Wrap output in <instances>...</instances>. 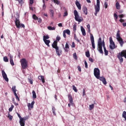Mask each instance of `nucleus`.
Instances as JSON below:
<instances>
[{
    "label": "nucleus",
    "mask_w": 126,
    "mask_h": 126,
    "mask_svg": "<svg viewBox=\"0 0 126 126\" xmlns=\"http://www.w3.org/2000/svg\"><path fill=\"white\" fill-rule=\"evenodd\" d=\"M103 46H105V41L102 40V38L99 37L97 42V51H98L99 54L103 55L104 52H103Z\"/></svg>",
    "instance_id": "f257e3e1"
},
{
    "label": "nucleus",
    "mask_w": 126,
    "mask_h": 126,
    "mask_svg": "<svg viewBox=\"0 0 126 126\" xmlns=\"http://www.w3.org/2000/svg\"><path fill=\"white\" fill-rule=\"evenodd\" d=\"M16 16L15 24L17 28L18 29H20V28H25V25H24V24H20V21H19V13H18V12H16Z\"/></svg>",
    "instance_id": "f03ea898"
},
{
    "label": "nucleus",
    "mask_w": 126,
    "mask_h": 126,
    "mask_svg": "<svg viewBox=\"0 0 126 126\" xmlns=\"http://www.w3.org/2000/svg\"><path fill=\"white\" fill-rule=\"evenodd\" d=\"M123 57H124V58L126 59V53L125 52V50H123L122 52L119 53L117 56V58L119 59L121 63L124 62Z\"/></svg>",
    "instance_id": "7ed1b4c3"
},
{
    "label": "nucleus",
    "mask_w": 126,
    "mask_h": 126,
    "mask_svg": "<svg viewBox=\"0 0 126 126\" xmlns=\"http://www.w3.org/2000/svg\"><path fill=\"white\" fill-rule=\"evenodd\" d=\"M116 39L118 41V42L119 43L121 47H123L124 46V40L122 39V38L121 37V35H120V31H118L116 34Z\"/></svg>",
    "instance_id": "20e7f679"
},
{
    "label": "nucleus",
    "mask_w": 126,
    "mask_h": 126,
    "mask_svg": "<svg viewBox=\"0 0 126 126\" xmlns=\"http://www.w3.org/2000/svg\"><path fill=\"white\" fill-rule=\"evenodd\" d=\"M74 15L75 16V19L76 21H78V22H81L83 21V18H82V17H79V15H78V12H77V10H74Z\"/></svg>",
    "instance_id": "39448f33"
},
{
    "label": "nucleus",
    "mask_w": 126,
    "mask_h": 126,
    "mask_svg": "<svg viewBox=\"0 0 126 126\" xmlns=\"http://www.w3.org/2000/svg\"><path fill=\"white\" fill-rule=\"evenodd\" d=\"M20 63L23 69H26V68H27V66H28V63L26 59L24 58L22 59L20 61Z\"/></svg>",
    "instance_id": "423d86ee"
},
{
    "label": "nucleus",
    "mask_w": 126,
    "mask_h": 126,
    "mask_svg": "<svg viewBox=\"0 0 126 126\" xmlns=\"http://www.w3.org/2000/svg\"><path fill=\"white\" fill-rule=\"evenodd\" d=\"M94 15L97 16V14L100 11V0H96V5H94Z\"/></svg>",
    "instance_id": "0eeeda50"
},
{
    "label": "nucleus",
    "mask_w": 126,
    "mask_h": 126,
    "mask_svg": "<svg viewBox=\"0 0 126 126\" xmlns=\"http://www.w3.org/2000/svg\"><path fill=\"white\" fill-rule=\"evenodd\" d=\"M17 114L18 118H19V119H20L19 124H20V126H25V121H26V117H24V118L21 117V116L18 113H17Z\"/></svg>",
    "instance_id": "6e6552de"
},
{
    "label": "nucleus",
    "mask_w": 126,
    "mask_h": 126,
    "mask_svg": "<svg viewBox=\"0 0 126 126\" xmlns=\"http://www.w3.org/2000/svg\"><path fill=\"white\" fill-rule=\"evenodd\" d=\"M109 42H110V46L109 48L111 50H114L116 49V44H115V42L113 41V38L112 37H109Z\"/></svg>",
    "instance_id": "1a4fd4ad"
},
{
    "label": "nucleus",
    "mask_w": 126,
    "mask_h": 126,
    "mask_svg": "<svg viewBox=\"0 0 126 126\" xmlns=\"http://www.w3.org/2000/svg\"><path fill=\"white\" fill-rule=\"evenodd\" d=\"M94 74L96 78H99V76H100V69H99V68H94Z\"/></svg>",
    "instance_id": "9d476101"
},
{
    "label": "nucleus",
    "mask_w": 126,
    "mask_h": 126,
    "mask_svg": "<svg viewBox=\"0 0 126 126\" xmlns=\"http://www.w3.org/2000/svg\"><path fill=\"white\" fill-rule=\"evenodd\" d=\"M68 99L70 103L68 104V107H70V106H73V99H72L71 94H68Z\"/></svg>",
    "instance_id": "9b49d317"
},
{
    "label": "nucleus",
    "mask_w": 126,
    "mask_h": 126,
    "mask_svg": "<svg viewBox=\"0 0 126 126\" xmlns=\"http://www.w3.org/2000/svg\"><path fill=\"white\" fill-rule=\"evenodd\" d=\"M12 90L16 97V99L18 100V101H20V99H19V97H18V95H17V94H16V92L17 90H16V86H14L12 88Z\"/></svg>",
    "instance_id": "f8f14e48"
},
{
    "label": "nucleus",
    "mask_w": 126,
    "mask_h": 126,
    "mask_svg": "<svg viewBox=\"0 0 126 126\" xmlns=\"http://www.w3.org/2000/svg\"><path fill=\"white\" fill-rule=\"evenodd\" d=\"M91 41L92 43V46L93 48V50H94L95 49V41L94 40V36L93 34H91Z\"/></svg>",
    "instance_id": "ddd939ff"
},
{
    "label": "nucleus",
    "mask_w": 126,
    "mask_h": 126,
    "mask_svg": "<svg viewBox=\"0 0 126 126\" xmlns=\"http://www.w3.org/2000/svg\"><path fill=\"white\" fill-rule=\"evenodd\" d=\"M1 72L3 79H4V80H5L6 82H8V78H7V75H6V73H5L4 70H2L1 71Z\"/></svg>",
    "instance_id": "4468645a"
},
{
    "label": "nucleus",
    "mask_w": 126,
    "mask_h": 126,
    "mask_svg": "<svg viewBox=\"0 0 126 126\" xmlns=\"http://www.w3.org/2000/svg\"><path fill=\"white\" fill-rule=\"evenodd\" d=\"M97 79H99L100 81H102V83L104 84V85H106L107 84V81H106V78H105L104 77H100V76H98V78H96Z\"/></svg>",
    "instance_id": "2eb2a0df"
},
{
    "label": "nucleus",
    "mask_w": 126,
    "mask_h": 126,
    "mask_svg": "<svg viewBox=\"0 0 126 126\" xmlns=\"http://www.w3.org/2000/svg\"><path fill=\"white\" fill-rule=\"evenodd\" d=\"M54 49H55L56 54L58 56H61L62 55V51L60 50V49L59 48V46L58 47H55Z\"/></svg>",
    "instance_id": "dca6fc26"
},
{
    "label": "nucleus",
    "mask_w": 126,
    "mask_h": 126,
    "mask_svg": "<svg viewBox=\"0 0 126 126\" xmlns=\"http://www.w3.org/2000/svg\"><path fill=\"white\" fill-rule=\"evenodd\" d=\"M34 104H35V101H33L31 103H29L28 104V107L29 109H30V108L31 109H33V107H34Z\"/></svg>",
    "instance_id": "f3484780"
},
{
    "label": "nucleus",
    "mask_w": 126,
    "mask_h": 126,
    "mask_svg": "<svg viewBox=\"0 0 126 126\" xmlns=\"http://www.w3.org/2000/svg\"><path fill=\"white\" fill-rule=\"evenodd\" d=\"M75 4L78 9L79 10H80V9H81V4H80V3H79V2L78 0H76Z\"/></svg>",
    "instance_id": "a211bd4d"
},
{
    "label": "nucleus",
    "mask_w": 126,
    "mask_h": 126,
    "mask_svg": "<svg viewBox=\"0 0 126 126\" xmlns=\"http://www.w3.org/2000/svg\"><path fill=\"white\" fill-rule=\"evenodd\" d=\"M81 31L82 33L83 36H86V32H85V29L82 26H81Z\"/></svg>",
    "instance_id": "6ab92c4d"
},
{
    "label": "nucleus",
    "mask_w": 126,
    "mask_h": 126,
    "mask_svg": "<svg viewBox=\"0 0 126 126\" xmlns=\"http://www.w3.org/2000/svg\"><path fill=\"white\" fill-rule=\"evenodd\" d=\"M74 35V39L76 41V42H78V43H79L80 42V40L78 39V37H77V36H76V33L75 32L73 33Z\"/></svg>",
    "instance_id": "aec40b11"
},
{
    "label": "nucleus",
    "mask_w": 126,
    "mask_h": 126,
    "mask_svg": "<svg viewBox=\"0 0 126 126\" xmlns=\"http://www.w3.org/2000/svg\"><path fill=\"white\" fill-rule=\"evenodd\" d=\"M43 42H44V43L47 47L50 48V43H51V41L50 40H43Z\"/></svg>",
    "instance_id": "412c9836"
},
{
    "label": "nucleus",
    "mask_w": 126,
    "mask_h": 126,
    "mask_svg": "<svg viewBox=\"0 0 126 126\" xmlns=\"http://www.w3.org/2000/svg\"><path fill=\"white\" fill-rule=\"evenodd\" d=\"M102 47L103 48L105 56H108V54H109V51L106 49L105 45H103Z\"/></svg>",
    "instance_id": "4be33fe9"
},
{
    "label": "nucleus",
    "mask_w": 126,
    "mask_h": 126,
    "mask_svg": "<svg viewBox=\"0 0 126 126\" xmlns=\"http://www.w3.org/2000/svg\"><path fill=\"white\" fill-rule=\"evenodd\" d=\"M52 47L53 48L58 47V42H57V41L55 40L54 41V43H53L52 44Z\"/></svg>",
    "instance_id": "5701e85b"
},
{
    "label": "nucleus",
    "mask_w": 126,
    "mask_h": 126,
    "mask_svg": "<svg viewBox=\"0 0 126 126\" xmlns=\"http://www.w3.org/2000/svg\"><path fill=\"white\" fill-rule=\"evenodd\" d=\"M83 11L84 13L85 14V15H87L88 14L87 7H84L83 8Z\"/></svg>",
    "instance_id": "b1692460"
},
{
    "label": "nucleus",
    "mask_w": 126,
    "mask_h": 126,
    "mask_svg": "<svg viewBox=\"0 0 126 126\" xmlns=\"http://www.w3.org/2000/svg\"><path fill=\"white\" fill-rule=\"evenodd\" d=\"M68 49H69V45H68V43L67 42L66 43L65 48H64V50L65 52H68Z\"/></svg>",
    "instance_id": "393cba45"
},
{
    "label": "nucleus",
    "mask_w": 126,
    "mask_h": 126,
    "mask_svg": "<svg viewBox=\"0 0 126 126\" xmlns=\"http://www.w3.org/2000/svg\"><path fill=\"white\" fill-rule=\"evenodd\" d=\"M38 78L39 80H41L42 83H45V79L43 76H39Z\"/></svg>",
    "instance_id": "a878e982"
},
{
    "label": "nucleus",
    "mask_w": 126,
    "mask_h": 126,
    "mask_svg": "<svg viewBox=\"0 0 126 126\" xmlns=\"http://www.w3.org/2000/svg\"><path fill=\"white\" fill-rule=\"evenodd\" d=\"M32 98L33 99H36L37 98V95H36V92H35V91H32Z\"/></svg>",
    "instance_id": "bb28decb"
},
{
    "label": "nucleus",
    "mask_w": 126,
    "mask_h": 126,
    "mask_svg": "<svg viewBox=\"0 0 126 126\" xmlns=\"http://www.w3.org/2000/svg\"><path fill=\"white\" fill-rule=\"evenodd\" d=\"M116 7L117 9H121V5L119 2H116Z\"/></svg>",
    "instance_id": "cd10ccee"
},
{
    "label": "nucleus",
    "mask_w": 126,
    "mask_h": 126,
    "mask_svg": "<svg viewBox=\"0 0 126 126\" xmlns=\"http://www.w3.org/2000/svg\"><path fill=\"white\" fill-rule=\"evenodd\" d=\"M48 39H50V36L49 35H44L43 37V41H45L46 40H48Z\"/></svg>",
    "instance_id": "c85d7f7f"
},
{
    "label": "nucleus",
    "mask_w": 126,
    "mask_h": 126,
    "mask_svg": "<svg viewBox=\"0 0 126 126\" xmlns=\"http://www.w3.org/2000/svg\"><path fill=\"white\" fill-rule=\"evenodd\" d=\"M52 1H53L56 4H57V5H59V4L61 3V2L59 0H53Z\"/></svg>",
    "instance_id": "c756f323"
},
{
    "label": "nucleus",
    "mask_w": 126,
    "mask_h": 126,
    "mask_svg": "<svg viewBox=\"0 0 126 126\" xmlns=\"http://www.w3.org/2000/svg\"><path fill=\"white\" fill-rule=\"evenodd\" d=\"M122 118H124V119H125V121H126V111H123L122 114Z\"/></svg>",
    "instance_id": "7c9ffc66"
},
{
    "label": "nucleus",
    "mask_w": 126,
    "mask_h": 126,
    "mask_svg": "<svg viewBox=\"0 0 126 126\" xmlns=\"http://www.w3.org/2000/svg\"><path fill=\"white\" fill-rule=\"evenodd\" d=\"M10 64L12 66L14 65V62H13V58L10 59Z\"/></svg>",
    "instance_id": "2f4dec72"
},
{
    "label": "nucleus",
    "mask_w": 126,
    "mask_h": 126,
    "mask_svg": "<svg viewBox=\"0 0 126 126\" xmlns=\"http://www.w3.org/2000/svg\"><path fill=\"white\" fill-rule=\"evenodd\" d=\"M63 31L65 33H66L67 35H70V31L69 30H66Z\"/></svg>",
    "instance_id": "473e14b6"
},
{
    "label": "nucleus",
    "mask_w": 126,
    "mask_h": 126,
    "mask_svg": "<svg viewBox=\"0 0 126 126\" xmlns=\"http://www.w3.org/2000/svg\"><path fill=\"white\" fill-rule=\"evenodd\" d=\"M48 30H56V28L53 27H52L51 26H49L47 27Z\"/></svg>",
    "instance_id": "72a5a7b5"
},
{
    "label": "nucleus",
    "mask_w": 126,
    "mask_h": 126,
    "mask_svg": "<svg viewBox=\"0 0 126 126\" xmlns=\"http://www.w3.org/2000/svg\"><path fill=\"white\" fill-rule=\"evenodd\" d=\"M7 118H8V119H9L10 121H12V119H13V117L12 116L10 115V114H9V113L8 114V116Z\"/></svg>",
    "instance_id": "f704fd0d"
},
{
    "label": "nucleus",
    "mask_w": 126,
    "mask_h": 126,
    "mask_svg": "<svg viewBox=\"0 0 126 126\" xmlns=\"http://www.w3.org/2000/svg\"><path fill=\"white\" fill-rule=\"evenodd\" d=\"M3 61L5 62V63H8V58H7V57L5 56L3 57Z\"/></svg>",
    "instance_id": "c9c22d12"
},
{
    "label": "nucleus",
    "mask_w": 126,
    "mask_h": 126,
    "mask_svg": "<svg viewBox=\"0 0 126 126\" xmlns=\"http://www.w3.org/2000/svg\"><path fill=\"white\" fill-rule=\"evenodd\" d=\"M14 108V105H12L11 107L9 108V112H12V110H13Z\"/></svg>",
    "instance_id": "e433bc0d"
},
{
    "label": "nucleus",
    "mask_w": 126,
    "mask_h": 126,
    "mask_svg": "<svg viewBox=\"0 0 126 126\" xmlns=\"http://www.w3.org/2000/svg\"><path fill=\"white\" fill-rule=\"evenodd\" d=\"M86 57H87V58H90V53L89 51L86 52Z\"/></svg>",
    "instance_id": "4c0bfd02"
},
{
    "label": "nucleus",
    "mask_w": 126,
    "mask_h": 126,
    "mask_svg": "<svg viewBox=\"0 0 126 126\" xmlns=\"http://www.w3.org/2000/svg\"><path fill=\"white\" fill-rule=\"evenodd\" d=\"M52 112L54 115L56 116V108L54 107V106H52Z\"/></svg>",
    "instance_id": "58836bf2"
},
{
    "label": "nucleus",
    "mask_w": 126,
    "mask_h": 126,
    "mask_svg": "<svg viewBox=\"0 0 126 126\" xmlns=\"http://www.w3.org/2000/svg\"><path fill=\"white\" fill-rule=\"evenodd\" d=\"M89 107H90L89 109L91 111V110L94 109V104L90 105Z\"/></svg>",
    "instance_id": "ea45409f"
},
{
    "label": "nucleus",
    "mask_w": 126,
    "mask_h": 126,
    "mask_svg": "<svg viewBox=\"0 0 126 126\" xmlns=\"http://www.w3.org/2000/svg\"><path fill=\"white\" fill-rule=\"evenodd\" d=\"M73 30L74 31V33H75L76 32V25L74 24L73 26Z\"/></svg>",
    "instance_id": "a19ab883"
},
{
    "label": "nucleus",
    "mask_w": 126,
    "mask_h": 126,
    "mask_svg": "<svg viewBox=\"0 0 126 126\" xmlns=\"http://www.w3.org/2000/svg\"><path fill=\"white\" fill-rule=\"evenodd\" d=\"M32 18L33 19H34V20H37L38 19V17H37V16H36L35 14H33L32 15Z\"/></svg>",
    "instance_id": "79ce46f5"
},
{
    "label": "nucleus",
    "mask_w": 126,
    "mask_h": 126,
    "mask_svg": "<svg viewBox=\"0 0 126 126\" xmlns=\"http://www.w3.org/2000/svg\"><path fill=\"white\" fill-rule=\"evenodd\" d=\"M72 87H73V90H74L75 92H77V89L76 88L75 86L73 85Z\"/></svg>",
    "instance_id": "37998d69"
},
{
    "label": "nucleus",
    "mask_w": 126,
    "mask_h": 126,
    "mask_svg": "<svg viewBox=\"0 0 126 126\" xmlns=\"http://www.w3.org/2000/svg\"><path fill=\"white\" fill-rule=\"evenodd\" d=\"M85 67H86V68H88V63H87L86 61H85Z\"/></svg>",
    "instance_id": "c03bdc74"
},
{
    "label": "nucleus",
    "mask_w": 126,
    "mask_h": 126,
    "mask_svg": "<svg viewBox=\"0 0 126 126\" xmlns=\"http://www.w3.org/2000/svg\"><path fill=\"white\" fill-rule=\"evenodd\" d=\"M46 7V4H43L42 5V10H45Z\"/></svg>",
    "instance_id": "a18cd8bd"
},
{
    "label": "nucleus",
    "mask_w": 126,
    "mask_h": 126,
    "mask_svg": "<svg viewBox=\"0 0 126 126\" xmlns=\"http://www.w3.org/2000/svg\"><path fill=\"white\" fill-rule=\"evenodd\" d=\"M89 61L91 62V63H94V60L91 57H89Z\"/></svg>",
    "instance_id": "49530a36"
},
{
    "label": "nucleus",
    "mask_w": 126,
    "mask_h": 126,
    "mask_svg": "<svg viewBox=\"0 0 126 126\" xmlns=\"http://www.w3.org/2000/svg\"><path fill=\"white\" fill-rule=\"evenodd\" d=\"M104 8H108V3L107 2H104Z\"/></svg>",
    "instance_id": "de8ad7c7"
},
{
    "label": "nucleus",
    "mask_w": 126,
    "mask_h": 126,
    "mask_svg": "<svg viewBox=\"0 0 126 126\" xmlns=\"http://www.w3.org/2000/svg\"><path fill=\"white\" fill-rule=\"evenodd\" d=\"M50 15L52 17L54 16V10H50Z\"/></svg>",
    "instance_id": "09e8293b"
},
{
    "label": "nucleus",
    "mask_w": 126,
    "mask_h": 126,
    "mask_svg": "<svg viewBox=\"0 0 126 126\" xmlns=\"http://www.w3.org/2000/svg\"><path fill=\"white\" fill-rule=\"evenodd\" d=\"M37 20L38 23H41V22H42V19H41V18H38L37 20Z\"/></svg>",
    "instance_id": "8fccbe9b"
},
{
    "label": "nucleus",
    "mask_w": 126,
    "mask_h": 126,
    "mask_svg": "<svg viewBox=\"0 0 126 126\" xmlns=\"http://www.w3.org/2000/svg\"><path fill=\"white\" fill-rule=\"evenodd\" d=\"M29 82L31 83V84H33V80L31 79H28Z\"/></svg>",
    "instance_id": "3c124183"
},
{
    "label": "nucleus",
    "mask_w": 126,
    "mask_h": 126,
    "mask_svg": "<svg viewBox=\"0 0 126 126\" xmlns=\"http://www.w3.org/2000/svg\"><path fill=\"white\" fill-rule=\"evenodd\" d=\"M30 9L32 10V11H34V8L32 7V5H30Z\"/></svg>",
    "instance_id": "603ef678"
},
{
    "label": "nucleus",
    "mask_w": 126,
    "mask_h": 126,
    "mask_svg": "<svg viewBox=\"0 0 126 126\" xmlns=\"http://www.w3.org/2000/svg\"><path fill=\"white\" fill-rule=\"evenodd\" d=\"M61 40V36H57L56 37V41H60Z\"/></svg>",
    "instance_id": "864d4df0"
},
{
    "label": "nucleus",
    "mask_w": 126,
    "mask_h": 126,
    "mask_svg": "<svg viewBox=\"0 0 126 126\" xmlns=\"http://www.w3.org/2000/svg\"><path fill=\"white\" fill-rule=\"evenodd\" d=\"M71 47L72 48H75V43H74V42H73L72 43Z\"/></svg>",
    "instance_id": "5fc2aeb1"
},
{
    "label": "nucleus",
    "mask_w": 126,
    "mask_h": 126,
    "mask_svg": "<svg viewBox=\"0 0 126 126\" xmlns=\"http://www.w3.org/2000/svg\"><path fill=\"white\" fill-rule=\"evenodd\" d=\"M33 2H34V0H30V3L31 5L33 4Z\"/></svg>",
    "instance_id": "6e6d98bb"
},
{
    "label": "nucleus",
    "mask_w": 126,
    "mask_h": 126,
    "mask_svg": "<svg viewBox=\"0 0 126 126\" xmlns=\"http://www.w3.org/2000/svg\"><path fill=\"white\" fill-rule=\"evenodd\" d=\"M17 1H18L19 3H22L23 2V0H15Z\"/></svg>",
    "instance_id": "4d7b16f0"
},
{
    "label": "nucleus",
    "mask_w": 126,
    "mask_h": 126,
    "mask_svg": "<svg viewBox=\"0 0 126 126\" xmlns=\"http://www.w3.org/2000/svg\"><path fill=\"white\" fill-rule=\"evenodd\" d=\"M67 15H68V13H67V12H65L64 13V15H63V17H65V16H67Z\"/></svg>",
    "instance_id": "13d9d810"
},
{
    "label": "nucleus",
    "mask_w": 126,
    "mask_h": 126,
    "mask_svg": "<svg viewBox=\"0 0 126 126\" xmlns=\"http://www.w3.org/2000/svg\"><path fill=\"white\" fill-rule=\"evenodd\" d=\"M63 37L64 38H66V35L65 34V32H64V31H63Z\"/></svg>",
    "instance_id": "bf43d9fd"
},
{
    "label": "nucleus",
    "mask_w": 126,
    "mask_h": 126,
    "mask_svg": "<svg viewBox=\"0 0 126 126\" xmlns=\"http://www.w3.org/2000/svg\"><path fill=\"white\" fill-rule=\"evenodd\" d=\"M8 56L9 57L10 59H13V56L11 55L10 53L8 54Z\"/></svg>",
    "instance_id": "052dcab7"
},
{
    "label": "nucleus",
    "mask_w": 126,
    "mask_h": 126,
    "mask_svg": "<svg viewBox=\"0 0 126 126\" xmlns=\"http://www.w3.org/2000/svg\"><path fill=\"white\" fill-rule=\"evenodd\" d=\"M77 68L79 71H81V67H80V66H77Z\"/></svg>",
    "instance_id": "680f3d73"
},
{
    "label": "nucleus",
    "mask_w": 126,
    "mask_h": 126,
    "mask_svg": "<svg viewBox=\"0 0 126 126\" xmlns=\"http://www.w3.org/2000/svg\"><path fill=\"white\" fill-rule=\"evenodd\" d=\"M83 96H85V89L83 90Z\"/></svg>",
    "instance_id": "e2e57ef3"
},
{
    "label": "nucleus",
    "mask_w": 126,
    "mask_h": 126,
    "mask_svg": "<svg viewBox=\"0 0 126 126\" xmlns=\"http://www.w3.org/2000/svg\"><path fill=\"white\" fill-rule=\"evenodd\" d=\"M125 15L124 14H121L119 15L120 18H124Z\"/></svg>",
    "instance_id": "0e129e2a"
},
{
    "label": "nucleus",
    "mask_w": 126,
    "mask_h": 126,
    "mask_svg": "<svg viewBox=\"0 0 126 126\" xmlns=\"http://www.w3.org/2000/svg\"><path fill=\"white\" fill-rule=\"evenodd\" d=\"M114 16L116 19H118V15L117 14L114 13Z\"/></svg>",
    "instance_id": "69168bd1"
},
{
    "label": "nucleus",
    "mask_w": 126,
    "mask_h": 126,
    "mask_svg": "<svg viewBox=\"0 0 126 126\" xmlns=\"http://www.w3.org/2000/svg\"><path fill=\"white\" fill-rule=\"evenodd\" d=\"M58 26H59V27H63V23H59V24H58Z\"/></svg>",
    "instance_id": "338daca9"
},
{
    "label": "nucleus",
    "mask_w": 126,
    "mask_h": 126,
    "mask_svg": "<svg viewBox=\"0 0 126 126\" xmlns=\"http://www.w3.org/2000/svg\"><path fill=\"white\" fill-rule=\"evenodd\" d=\"M87 27L88 29H90V24L87 25Z\"/></svg>",
    "instance_id": "774afa93"
}]
</instances>
